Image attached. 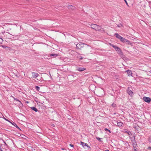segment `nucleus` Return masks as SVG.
<instances>
[{
  "mask_svg": "<svg viewBox=\"0 0 151 151\" xmlns=\"http://www.w3.org/2000/svg\"><path fill=\"white\" fill-rule=\"evenodd\" d=\"M92 28L96 30H101V27L100 26L94 24H92L91 25Z\"/></svg>",
  "mask_w": 151,
  "mask_h": 151,
  "instance_id": "f257e3e1",
  "label": "nucleus"
},
{
  "mask_svg": "<svg viewBox=\"0 0 151 151\" xmlns=\"http://www.w3.org/2000/svg\"><path fill=\"white\" fill-rule=\"evenodd\" d=\"M144 101L147 103H150L151 101V99L148 97L144 96L143 98Z\"/></svg>",
  "mask_w": 151,
  "mask_h": 151,
  "instance_id": "f03ea898",
  "label": "nucleus"
},
{
  "mask_svg": "<svg viewBox=\"0 0 151 151\" xmlns=\"http://www.w3.org/2000/svg\"><path fill=\"white\" fill-rule=\"evenodd\" d=\"M84 45V44L83 43L77 44L76 45V47L78 49H81L83 47Z\"/></svg>",
  "mask_w": 151,
  "mask_h": 151,
  "instance_id": "7ed1b4c3",
  "label": "nucleus"
},
{
  "mask_svg": "<svg viewBox=\"0 0 151 151\" xmlns=\"http://www.w3.org/2000/svg\"><path fill=\"white\" fill-rule=\"evenodd\" d=\"M132 88L131 87H129L128 88V89L127 90V93L129 95H130L131 96H132Z\"/></svg>",
  "mask_w": 151,
  "mask_h": 151,
  "instance_id": "20e7f679",
  "label": "nucleus"
},
{
  "mask_svg": "<svg viewBox=\"0 0 151 151\" xmlns=\"http://www.w3.org/2000/svg\"><path fill=\"white\" fill-rule=\"evenodd\" d=\"M32 74L33 77L35 78H37L39 76L38 74L36 73L32 72Z\"/></svg>",
  "mask_w": 151,
  "mask_h": 151,
  "instance_id": "39448f33",
  "label": "nucleus"
},
{
  "mask_svg": "<svg viewBox=\"0 0 151 151\" xmlns=\"http://www.w3.org/2000/svg\"><path fill=\"white\" fill-rule=\"evenodd\" d=\"M111 45L113 48H114L116 51H119L120 50V49L118 47L113 45L111 44Z\"/></svg>",
  "mask_w": 151,
  "mask_h": 151,
  "instance_id": "423d86ee",
  "label": "nucleus"
},
{
  "mask_svg": "<svg viewBox=\"0 0 151 151\" xmlns=\"http://www.w3.org/2000/svg\"><path fill=\"white\" fill-rule=\"evenodd\" d=\"M133 147H134V151H139L138 146L137 144H134V145H133Z\"/></svg>",
  "mask_w": 151,
  "mask_h": 151,
  "instance_id": "0eeeda50",
  "label": "nucleus"
},
{
  "mask_svg": "<svg viewBox=\"0 0 151 151\" xmlns=\"http://www.w3.org/2000/svg\"><path fill=\"white\" fill-rule=\"evenodd\" d=\"M125 72H127L128 76H132V72L131 70H126Z\"/></svg>",
  "mask_w": 151,
  "mask_h": 151,
  "instance_id": "6e6552de",
  "label": "nucleus"
},
{
  "mask_svg": "<svg viewBox=\"0 0 151 151\" xmlns=\"http://www.w3.org/2000/svg\"><path fill=\"white\" fill-rule=\"evenodd\" d=\"M120 40L122 42H129L128 40H127L126 39L124 38L123 37H121L120 38Z\"/></svg>",
  "mask_w": 151,
  "mask_h": 151,
  "instance_id": "1a4fd4ad",
  "label": "nucleus"
},
{
  "mask_svg": "<svg viewBox=\"0 0 151 151\" xmlns=\"http://www.w3.org/2000/svg\"><path fill=\"white\" fill-rule=\"evenodd\" d=\"M81 145H82V146H83V147H84L85 146H87L88 147H89V148L90 147V146H88V145L86 143L84 142H81Z\"/></svg>",
  "mask_w": 151,
  "mask_h": 151,
  "instance_id": "9d476101",
  "label": "nucleus"
},
{
  "mask_svg": "<svg viewBox=\"0 0 151 151\" xmlns=\"http://www.w3.org/2000/svg\"><path fill=\"white\" fill-rule=\"evenodd\" d=\"M114 122L116 123L117 124V125H118L119 127H120L122 126L123 124V123L121 122H118L117 121H114Z\"/></svg>",
  "mask_w": 151,
  "mask_h": 151,
  "instance_id": "9b49d317",
  "label": "nucleus"
},
{
  "mask_svg": "<svg viewBox=\"0 0 151 151\" xmlns=\"http://www.w3.org/2000/svg\"><path fill=\"white\" fill-rule=\"evenodd\" d=\"M86 70V68H79L77 69V70L79 71H82Z\"/></svg>",
  "mask_w": 151,
  "mask_h": 151,
  "instance_id": "f8f14e48",
  "label": "nucleus"
},
{
  "mask_svg": "<svg viewBox=\"0 0 151 151\" xmlns=\"http://www.w3.org/2000/svg\"><path fill=\"white\" fill-rule=\"evenodd\" d=\"M50 56L52 58H55L57 57L58 55V54H50Z\"/></svg>",
  "mask_w": 151,
  "mask_h": 151,
  "instance_id": "ddd939ff",
  "label": "nucleus"
},
{
  "mask_svg": "<svg viewBox=\"0 0 151 151\" xmlns=\"http://www.w3.org/2000/svg\"><path fill=\"white\" fill-rule=\"evenodd\" d=\"M10 123L11 124L14 126V127H16L18 129H19V127L17 126V125L16 124L15 122H10Z\"/></svg>",
  "mask_w": 151,
  "mask_h": 151,
  "instance_id": "4468645a",
  "label": "nucleus"
},
{
  "mask_svg": "<svg viewBox=\"0 0 151 151\" xmlns=\"http://www.w3.org/2000/svg\"><path fill=\"white\" fill-rule=\"evenodd\" d=\"M115 35H116V37L119 40L122 37L117 33H116L115 34Z\"/></svg>",
  "mask_w": 151,
  "mask_h": 151,
  "instance_id": "2eb2a0df",
  "label": "nucleus"
},
{
  "mask_svg": "<svg viewBox=\"0 0 151 151\" xmlns=\"http://www.w3.org/2000/svg\"><path fill=\"white\" fill-rule=\"evenodd\" d=\"M31 108L32 110L35 111V112H37L38 111V110L37 109L34 107H31Z\"/></svg>",
  "mask_w": 151,
  "mask_h": 151,
  "instance_id": "dca6fc26",
  "label": "nucleus"
},
{
  "mask_svg": "<svg viewBox=\"0 0 151 151\" xmlns=\"http://www.w3.org/2000/svg\"><path fill=\"white\" fill-rule=\"evenodd\" d=\"M35 88L36 89V90L38 91H39L40 89V88L39 86H36L35 87Z\"/></svg>",
  "mask_w": 151,
  "mask_h": 151,
  "instance_id": "f3484780",
  "label": "nucleus"
},
{
  "mask_svg": "<svg viewBox=\"0 0 151 151\" xmlns=\"http://www.w3.org/2000/svg\"><path fill=\"white\" fill-rule=\"evenodd\" d=\"M105 130L106 131H109V132L110 133H111V131H110V130H109L108 129H107V128H105Z\"/></svg>",
  "mask_w": 151,
  "mask_h": 151,
  "instance_id": "a211bd4d",
  "label": "nucleus"
},
{
  "mask_svg": "<svg viewBox=\"0 0 151 151\" xmlns=\"http://www.w3.org/2000/svg\"><path fill=\"white\" fill-rule=\"evenodd\" d=\"M117 26L119 27H121L122 26V25L120 24H119L117 25Z\"/></svg>",
  "mask_w": 151,
  "mask_h": 151,
  "instance_id": "6ab92c4d",
  "label": "nucleus"
},
{
  "mask_svg": "<svg viewBox=\"0 0 151 151\" xmlns=\"http://www.w3.org/2000/svg\"><path fill=\"white\" fill-rule=\"evenodd\" d=\"M111 106L113 107H115L116 106V105L115 104H113L111 105Z\"/></svg>",
  "mask_w": 151,
  "mask_h": 151,
  "instance_id": "aec40b11",
  "label": "nucleus"
},
{
  "mask_svg": "<svg viewBox=\"0 0 151 151\" xmlns=\"http://www.w3.org/2000/svg\"><path fill=\"white\" fill-rule=\"evenodd\" d=\"M4 119H5V120H6V121H7L8 122H10V123L11 122H10V121H9V120H8V119H6V118H4Z\"/></svg>",
  "mask_w": 151,
  "mask_h": 151,
  "instance_id": "412c9836",
  "label": "nucleus"
},
{
  "mask_svg": "<svg viewBox=\"0 0 151 151\" xmlns=\"http://www.w3.org/2000/svg\"><path fill=\"white\" fill-rule=\"evenodd\" d=\"M69 7H72V9H73L74 7L73 6H72V5H69Z\"/></svg>",
  "mask_w": 151,
  "mask_h": 151,
  "instance_id": "4be33fe9",
  "label": "nucleus"
},
{
  "mask_svg": "<svg viewBox=\"0 0 151 151\" xmlns=\"http://www.w3.org/2000/svg\"><path fill=\"white\" fill-rule=\"evenodd\" d=\"M14 99L15 100H16V101H18L20 102L19 100L18 99H16V98H14Z\"/></svg>",
  "mask_w": 151,
  "mask_h": 151,
  "instance_id": "5701e85b",
  "label": "nucleus"
},
{
  "mask_svg": "<svg viewBox=\"0 0 151 151\" xmlns=\"http://www.w3.org/2000/svg\"><path fill=\"white\" fill-rule=\"evenodd\" d=\"M113 123L116 125H117L116 123L114 122V121H113Z\"/></svg>",
  "mask_w": 151,
  "mask_h": 151,
  "instance_id": "b1692460",
  "label": "nucleus"
},
{
  "mask_svg": "<svg viewBox=\"0 0 151 151\" xmlns=\"http://www.w3.org/2000/svg\"><path fill=\"white\" fill-rule=\"evenodd\" d=\"M124 0V1L125 2V3H126V4H127V6H128V3H127V1L126 0Z\"/></svg>",
  "mask_w": 151,
  "mask_h": 151,
  "instance_id": "393cba45",
  "label": "nucleus"
},
{
  "mask_svg": "<svg viewBox=\"0 0 151 151\" xmlns=\"http://www.w3.org/2000/svg\"><path fill=\"white\" fill-rule=\"evenodd\" d=\"M96 139L99 140H100L101 139V138H99V137H96Z\"/></svg>",
  "mask_w": 151,
  "mask_h": 151,
  "instance_id": "a878e982",
  "label": "nucleus"
},
{
  "mask_svg": "<svg viewBox=\"0 0 151 151\" xmlns=\"http://www.w3.org/2000/svg\"><path fill=\"white\" fill-rule=\"evenodd\" d=\"M2 47L3 48H5L6 47H7L6 46H4V45L2 46Z\"/></svg>",
  "mask_w": 151,
  "mask_h": 151,
  "instance_id": "bb28decb",
  "label": "nucleus"
},
{
  "mask_svg": "<svg viewBox=\"0 0 151 151\" xmlns=\"http://www.w3.org/2000/svg\"><path fill=\"white\" fill-rule=\"evenodd\" d=\"M70 146L72 147H73V145L72 144H70Z\"/></svg>",
  "mask_w": 151,
  "mask_h": 151,
  "instance_id": "cd10ccee",
  "label": "nucleus"
},
{
  "mask_svg": "<svg viewBox=\"0 0 151 151\" xmlns=\"http://www.w3.org/2000/svg\"><path fill=\"white\" fill-rule=\"evenodd\" d=\"M148 149L150 150H151V147H148Z\"/></svg>",
  "mask_w": 151,
  "mask_h": 151,
  "instance_id": "c85d7f7f",
  "label": "nucleus"
},
{
  "mask_svg": "<svg viewBox=\"0 0 151 151\" xmlns=\"http://www.w3.org/2000/svg\"><path fill=\"white\" fill-rule=\"evenodd\" d=\"M105 151H109L108 150H106Z\"/></svg>",
  "mask_w": 151,
  "mask_h": 151,
  "instance_id": "c756f323",
  "label": "nucleus"
}]
</instances>
